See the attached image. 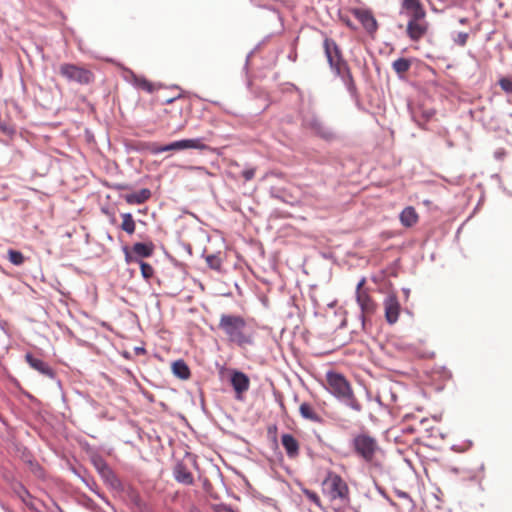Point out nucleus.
Instances as JSON below:
<instances>
[{
  "instance_id": "nucleus-27",
  "label": "nucleus",
  "mask_w": 512,
  "mask_h": 512,
  "mask_svg": "<svg viewBox=\"0 0 512 512\" xmlns=\"http://www.w3.org/2000/svg\"><path fill=\"white\" fill-rule=\"evenodd\" d=\"M121 229L127 234L132 235L135 232L136 224L131 213H122Z\"/></svg>"
},
{
  "instance_id": "nucleus-33",
  "label": "nucleus",
  "mask_w": 512,
  "mask_h": 512,
  "mask_svg": "<svg viewBox=\"0 0 512 512\" xmlns=\"http://www.w3.org/2000/svg\"><path fill=\"white\" fill-rule=\"evenodd\" d=\"M138 265L140 266L142 277L145 280L149 281L154 275V268L150 264H148L142 260H140Z\"/></svg>"
},
{
  "instance_id": "nucleus-39",
  "label": "nucleus",
  "mask_w": 512,
  "mask_h": 512,
  "mask_svg": "<svg viewBox=\"0 0 512 512\" xmlns=\"http://www.w3.org/2000/svg\"><path fill=\"white\" fill-rule=\"evenodd\" d=\"M181 97H182V94H178V95L170 97V98H164L161 100V103L162 104H170V103L180 99Z\"/></svg>"
},
{
  "instance_id": "nucleus-26",
  "label": "nucleus",
  "mask_w": 512,
  "mask_h": 512,
  "mask_svg": "<svg viewBox=\"0 0 512 512\" xmlns=\"http://www.w3.org/2000/svg\"><path fill=\"white\" fill-rule=\"evenodd\" d=\"M411 60L407 58H398L392 63V68L395 73L402 78L403 75L409 71L411 67Z\"/></svg>"
},
{
  "instance_id": "nucleus-6",
  "label": "nucleus",
  "mask_w": 512,
  "mask_h": 512,
  "mask_svg": "<svg viewBox=\"0 0 512 512\" xmlns=\"http://www.w3.org/2000/svg\"><path fill=\"white\" fill-rule=\"evenodd\" d=\"M366 283V278L362 277L356 286V301L360 307L361 315L360 318L364 324L367 317H370L376 312L377 304L371 298L367 289L363 286Z\"/></svg>"
},
{
  "instance_id": "nucleus-29",
  "label": "nucleus",
  "mask_w": 512,
  "mask_h": 512,
  "mask_svg": "<svg viewBox=\"0 0 512 512\" xmlns=\"http://www.w3.org/2000/svg\"><path fill=\"white\" fill-rule=\"evenodd\" d=\"M15 492L27 507L33 510L35 509L33 503L29 501V499L32 498V495L22 484H19L18 487L15 488Z\"/></svg>"
},
{
  "instance_id": "nucleus-28",
  "label": "nucleus",
  "mask_w": 512,
  "mask_h": 512,
  "mask_svg": "<svg viewBox=\"0 0 512 512\" xmlns=\"http://www.w3.org/2000/svg\"><path fill=\"white\" fill-rule=\"evenodd\" d=\"M183 149H197L206 150L208 146L204 143L202 138L195 139H182Z\"/></svg>"
},
{
  "instance_id": "nucleus-22",
  "label": "nucleus",
  "mask_w": 512,
  "mask_h": 512,
  "mask_svg": "<svg viewBox=\"0 0 512 512\" xmlns=\"http://www.w3.org/2000/svg\"><path fill=\"white\" fill-rule=\"evenodd\" d=\"M179 150H184L182 140L174 141V142H171V143H169L167 145H163V146L157 145L155 143L149 145V151L154 155H157V154H160V153L166 152V151H179Z\"/></svg>"
},
{
  "instance_id": "nucleus-15",
  "label": "nucleus",
  "mask_w": 512,
  "mask_h": 512,
  "mask_svg": "<svg viewBox=\"0 0 512 512\" xmlns=\"http://www.w3.org/2000/svg\"><path fill=\"white\" fill-rule=\"evenodd\" d=\"M300 416L310 422L320 425L325 424V419L318 410L309 402H302L299 406Z\"/></svg>"
},
{
  "instance_id": "nucleus-25",
  "label": "nucleus",
  "mask_w": 512,
  "mask_h": 512,
  "mask_svg": "<svg viewBox=\"0 0 512 512\" xmlns=\"http://www.w3.org/2000/svg\"><path fill=\"white\" fill-rule=\"evenodd\" d=\"M172 371L176 377L187 380L190 377V369L183 360H177L172 364Z\"/></svg>"
},
{
  "instance_id": "nucleus-8",
  "label": "nucleus",
  "mask_w": 512,
  "mask_h": 512,
  "mask_svg": "<svg viewBox=\"0 0 512 512\" xmlns=\"http://www.w3.org/2000/svg\"><path fill=\"white\" fill-rule=\"evenodd\" d=\"M323 49L329 67L346 61L341 48L334 39L325 37L323 41Z\"/></svg>"
},
{
  "instance_id": "nucleus-40",
  "label": "nucleus",
  "mask_w": 512,
  "mask_h": 512,
  "mask_svg": "<svg viewBox=\"0 0 512 512\" xmlns=\"http://www.w3.org/2000/svg\"><path fill=\"white\" fill-rule=\"evenodd\" d=\"M396 494H397V496H398L399 498L407 499V500H409L410 502H412V499H411L410 495H409L407 492H405V491H401V490H398V491L396 492Z\"/></svg>"
},
{
  "instance_id": "nucleus-34",
  "label": "nucleus",
  "mask_w": 512,
  "mask_h": 512,
  "mask_svg": "<svg viewBox=\"0 0 512 512\" xmlns=\"http://www.w3.org/2000/svg\"><path fill=\"white\" fill-rule=\"evenodd\" d=\"M123 250V253H124V256H125V261L127 264H130V263H136L138 264L140 262L141 259H138L133 251L132 248H129L128 246H124L122 248Z\"/></svg>"
},
{
  "instance_id": "nucleus-7",
  "label": "nucleus",
  "mask_w": 512,
  "mask_h": 512,
  "mask_svg": "<svg viewBox=\"0 0 512 512\" xmlns=\"http://www.w3.org/2000/svg\"><path fill=\"white\" fill-rule=\"evenodd\" d=\"M302 125L311 130L316 136L332 141L336 138V134L326 126L323 121L314 113L306 115L302 120Z\"/></svg>"
},
{
  "instance_id": "nucleus-24",
  "label": "nucleus",
  "mask_w": 512,
  "mask_h": 512,
  "mask_svg": "<svg viewBox=\"0 0 512 512\" xmlns=\"http://www.w3.org/2000/svg\"><path fill=\"white\" fill-rule=\"evenodd\" d=\"M132 82L135 87L147 91L149 93H152L159 87L156 84L148 81L145 77L137 76L134 73H132Z\"/></svg>"
},
{
  "instance_id": "nucleus-9",
  "label": "nucleus",
  "mask_w": 512,
  "mask_h": 512,
  "mask_svg": "<svg viewBox=\"0 0 512 512\" xmlns=\"http://www.w3.org/2000/svg\"><path fill=\"white\" fill-rule=\"evenodd\" d=\"M352 14L362 24L367 33L374 34L377 31L378 23L370 10L354 8Z\"/></svg>"
},
{
  "instance_id": "nucleus-18",
  "label": "nucleus",
  "mask_w": 512,
  "mask_h": 512,
  "mask_svg": "<svg viewBox=\"0 0 512 512\" xmlns=\"http://www.w3.org/2000/svg\"><path fill=\"white\" fill-rule=\"evenodd\" d=\"M281 444L289 458L293 459L299 455V442L292 434H282Z\"/></svg>"
},
{
  "instance_id": "nucleus-23",
  "label": "nucleus",
  "mask_w": 512,
  "mask_h": 512,
  "mask_svg": "<svg viewBox=\"0 0 512 512\" xmlns=\"http://www.w3.org/2000/svg\"><path fill=\"white\" fill-rule=\"evenodd\" d=\"M341 81L343 82L344 86L346 87L348 93L350 94L351 98L355 101H359L360 95L354 80V77L352 75L351 70L346 72V75H344L341 78Z\"/></svg>"
},
{
  "instance_id": "nucleus-35",
  "label": "nucleus",
  "mask_w": 512,
  "mask_h": 512,
  "mask_svg": "<svg viewBox=\"0 0 512 512\" xmlns=\"http://www.w3.org/2000/svg\"><path fill=\"white\" fill-rule=\"evenodd\" d=\"M469 38V34L466 32H458L455 37H453V42L460 47H464L467 44Z\"/></svg>"
},
{
  "instance_id": "nucleus-21",
  "label": "nucleus",
  "mask_w": 512,
  "mask_h": 512,
  "mask_svg": "<svg viewBox=\"0 0 512 512\" xmlns=\"http://www.w3.org/2000/svg\"><path fill=\"white\" fill-rule=\"evenodd\" d=\"M400 222L405 227H412L418 222V214L414 207L408 206L400 213Z\"/></svg>"
},
{
  "instance_id": "nucleus-10",
  "label": "nucleus",
  "mask_w": 512,
  "mask_h": 512,
  "mask_svg": "<svg viewBox=\"0 0 512 512\" xmlns=\"http://www.w3.org/2000/svg\"><path fill=\"white\" fill-rule=\"evenodd\" d=\"M92 463L100 476L110 485L115 486L118 482V479L112 469L109 467L104 458L100 455H95L92 457Z\"/></svg>"
},
{
  "instance_id": "nucleus-12",
  "label": "nucleus",
  "mask_w": 512,
  "mask_h": 512,
  "mask_svg": "<svg viewBox=\"0 0 512 512\" xmlns=\"http://www.w3.org/2000/svg\"><path fill=\"white\" fill-rule=\"evenodd\" d=\"M230 382L238 399H241L242 394L249 390L250 379L241 371L234 370L231 374Z\"/></svg>"
},
{
  "instance_id": "nucleus-32",
  "label": "nucleus",
  "mask_w": 512,
  "mask_h": 512,
  "mask_svg": "<svg viewBox=\"0 0 512 512\" xmlns=\"http://www.w3.org/2000/svg\"><path fill=\"white\" fill-rule=\"evenodd\" d=\"M330 70L332 71V73L338 77V78H342L344 75H346V72L350 71V67L348 65V62L345 61V62H342L340 64H336L335 66H331L329 67Z\"/></svg>"
},
{
  "instance_id": "nucleus-13",
  "label": "nucleus",
  "mask_w": 512,
  "mask_h": 512,
  "mask_svg": "<svg viewBox=\"0 0 512 512\" xmlns=\"http://www.w3.org/2000/svg\"><path fill=\"white\" fill-rule=\"evenodd\" d=\"M424 18L410 17L407 23V35L412 41L420 40L427 32V24Z\"/></svg>"
},
{
  "instance_id": "nucleus-16",
  "label": "nucleus",
  "mask_w": 512,
  "mask_h": 512,
  "mask_svg": "<svg viewBox=\"0 0 512 512\" xmlns=\"http://www.w3.org/2000/svg\"><path fill=\"white\" fill-rule=\"evenodd\" d=\"M401 9L405 10L409 17L425 18L426 16L420 0H402Z\"/></svg>"
},
{
  "instance_id": "nucleus-37",
  "label": "nucleus",
  "mask_w": 512,
  "mask_h": 512,
  "mask_svg": "<svg viewBox=\"0 0 512 512\" xmlns=\"http://www.w3.org/2000/svg\"><path fill=\"white\" fill-rule=\"evenodd\" d=\"M304 495L306 496V498L308 500H310L312 503H314L315 505L317 506H321V501H320V497L318 496V494L314 491H311L309 489H305L303 491Z\"/></svg>"
},
{
  "instance_id": "nucleus-17",
  "label": "nucleus",
  "mask_w": 512,
  "mask_h": 512,
  "mask_svg": "<svg viewBox=\"0 0 512 512\" xmlns=\"http://www.w3.org/2000/svg\"><path fill=\"white\" fill-rule=\"evenodd\" d=\"M173 476L178 483L192 485L194 477L183 462H177L173 468Z\"/></svg>"
},
{
  "instance_id": "nucleus-19",
  "label": "nucleus",
  "mask_w": 512,
  "mask_h": 512,
  "mask_svg": "<svg viewBox=\"0 0 512 512\" xmlns=\"http://www.w3.org/2000/svg\"><path fill=\"white\" fill-rule=\"evenodd\" d=\"M138 259L151 257L155 250V245L152 241L136 242L131 247Z\"/></svg>"
},
{
  "instance_id": "nucleus-42",
  "label": "nucleus",
  "mask_w": 512,
  "mask_h": 512,
  "mask_svg": "<svg viewBox=\"0 0 512 512\" xmlns=\"http://www.w3.org/2000/svg\"><path fill=\"white\" fill-rule=\"evenodd\" d=\"M458 21L461 25H466L469 20H468V18L463 17V18H460Z\"/></svg>"
},
{
  "instance_id": "nucleus-5",
  "label": "nucleus",
  "mask_w": 512,
  "mask_h": 512,
  "mask_svg": "<svg viewBox=\"0 0 512 512\" xmlns=\"http://www.w3.org/2000/svg\"><path fill=\"white\" fill-rule=\"evenodd\" d=\"M323 490L331 500H340L342 503H348L349 488L342 477L336 473L329 472L323 481Z\"/></svg>"
},
{
  "instance_id": "nucleus-1",
  "label": "nucleus",
  "mask_w": 512,
  "mask_h": 512,
  "mask_svg": "<svg viewBox=\"0 0 512 512\" xmlns=\"http://www.w3.org/2000/svg\"><path fill=\"white\" fill-rule=\"evenodd\" d=\"M218 328L230 343L239 347L252 346L255 342V332L248 327L246 320L240 315L222 314Z\"/></svg>"
},
{
  "instance_id": "nucleus-11",
  "label": "nucleus",
  "mask_w": 512,
  "mask_h": 512,
  "mask_svg": "<svg viewBox=\"0 0 512 512\" xmlns=\"http://www.w3.org/2000/svg\"><path fill=\"white\" fill-rule=\"evenodd\" d=\"M385 318L389 324H395L400 314V303L395 294H389L384 300Z\"/></svg>"
},
{
  "instance_id": "nucleus-31",
  "label": "nucleus",
  "mask_w": 512,
  "mask_h": 512,
  "mask_svg": "<svg viewBox=\"0 0 512 512\" xmlns=\"http://www.w3.org/2000/svg\"><path fill=\"white\" fill-rule=\"evenodd\" d=\"M205 260L209 268L220 271L222 267V260L217 254H209L205 256Z\"/></svg>"
},
{
  "instance_id": "nucleus-30",
  "label": "nucleus",
  "mask_w": 512,
  "mask_h": 512,
  "mask_svg": "<svg viewBox=\"0 0 512 512\" xmlns=\"http://www.w3.org/2000/svg\"><path fill=\"white\" fill-rule=\"evenodd\" d=\"M7 255L8 260L15 266H21L25 262L24 255L18 250L9 249Z\"/></svg>"
},
{
  "instance_id": "nucleus-2",
  "label": "nucleus",
  "mask_w": 512,
  "mask_h": 512,
  "mask_svg": "<svg viewBox=\"0 0 512 512\" xmlns=\"http://www.w3.org/2000/svg\"><path fill=\"white\" fill-rule=\"evenodd\" d=\"M326 390L340 403L356 413H361L363 405L355 396L350 382L339 372L330 370L325 375Z\"/></svg>"
},
{
  "instance_id": "nucleus-38",
  "label": "nucleus",
  "mask_w": 512,
  "mask_h": 512,
  "mask_svg": "<svg viewBox=\"0 0 512 512\" xmlns=\"http://www.w3.org/2000/svg\"><path fill=\"white\" fill-rule=\"evenodd\" d=\"M255 173L256 169L254 167H249L241 172V176L244 178L245 181H250L254 178Z\"/></svg>"
},
{
  "instance_id": "nucleus-41",
  "label": "nucleus",
  "mask_w": 512,
  "mask_h": 512,
  "mask_svg": "<svg viewBox=\"0 0 512 512\" xmlns=\"http://www.w3.org/2000/svg\"><path fill=\"white\" fill-rule=\"evenodd\" d=\"M127 188H128V186L124 185V184L115 185V189H117V190H123V189H127Z\"/></svg>"
},
{
  "instance_id": "nucleus-45",
  "label": "nucleus",
  "mask_w": 512,
  "mask_h": 512,
  "mask_svg": "<svg viewBox=\"0 0 512 512\" xmlns=\"http://www.w3.org/2000/svg\"><path fill=\"white\" fill-rule=\"evenodd\" d=\"M448 145H449L450 147H452V146H453V144H452L450 141H448Z\"/></svg>"
},
{
  "instance_id": "nucleus-4",
  "label": "nucleus",
  "mask_w": 512,
  "mask_h": 512,
  "mask_svg": "<svg viewBox=\"0 0 512 512\" xmlns=\"http://www.w3.org/2000/svg\"><path fill=\"white\" fill-rule=\"evenodd\" d=\"M58 73L68 83H75L81 86H87L95 81V74L92 70L83 65L74 63H61L58 68Z\"/></svg>"
},
{
  "instance_id": "nucleus-20",
  "label": "nucleus",
  "mask_w": 512,
  "mask_h": 512,
  "mask_svg": "<svg viewBox=\"0 0 512 512\" xmlns=\"http://www.w3.org/2000/svg\"><path fill=\"white\" fill-rule=\"evenodd\" d=\"M151 191L147 188H143L138 192L127 194L124 196L126 203L130 205L143 204L151 197Z\"/></svg>"
},
{
  "instance_id": "nucleus-36",
  "label": "nucleus",
  "mask_w": 512,
  "mask_h": 512,
  "mask_svg": "<svg viewBox=\"0 0 512 512\" xmlns=\"http://www.w3.org/2000/svg\"><path fill=\"white\" fill-rule=\"evenodd\" d=\"M501 89L506 93H512V79L508 77H502L498 81Z\"/></svg>"
},
{
  "instance_id": "nucleus-46",
  "label": "nucleus",
  "mask_w": 512,
  "mask_h": 512,
  "mask_svg": "<svg viewBox=\"0 0 512 512\" xmlns=\"http://www.w3.org/2000/svg\"><path fill=\"white\" fill-rule=\"evenodd\" d=\"M511 116H512V114H511Z\"/></svg>"
},
{
  "instance_id": "nucleus-14",
  "label": "nucleus",
  "mask_w": 512,
  "mask_h": 512,
  "mask_svg": "<svg viewBox=\"0 0 512 512\" xmlns=\"http://www.w3.org/2000/svg\"><path fill=\"white\" fill-rule=\"evenodd\" d=\"M25 360L32 369L36 370L40 374L51 379L55 378V372L49 364L42 359L35 357L32 353H26Z\"/></svg>"
},
{
  "instance_id": "nucleus-44",
  "label": "nucleus",
  "mask_w": 512,
  "mask_h": 512,
  "mask_svg": "<svg viewBox=\"0 0 512 512\" xmlns=\"http://www.w3.org/2000/svg\"><path fill=\"white\" fill-rule=\"evenodd\" d=\"M432 115V113H427L426 117L429 118Z\"/></svg>"
},
{
  "instance_id": "nucleus-3",
  "label": "nucleus",
  "mask_w": 512,
  "mask_h": 512,
  "mask_svg": "<svg viewBox=\"0 0 512 512\" xmlns=\"http://www.w3.org/2000/svg\"><path fill=\"white\" fill-rule=\"evenodd\" d=\"M351 447L358 457L368 463H372L380 451L377 439L364 431L353 435Z\"/></svg>"
},
{
  "instance_id": "nucleus-43",
  "label": "nucleus",
  "mask_w": 512,
  "mask_h": 512,
  "mask_svg": "<svg viewBox=\"0 0 512 512\" xmlns=\"http://www.w3.org/2000/svg\"><path fill=\"white\" fill-rule=\"evenodd\" d=\"M379 492H380V493H381L385 498H387V499L390 501V499L387 497V495H386V493L384 492V490H382V489H380V488H379Z\"/></svg>"
}]
</instances>
